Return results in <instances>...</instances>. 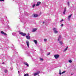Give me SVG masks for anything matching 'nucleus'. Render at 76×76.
Listing matches in <instances>:
<instances>
[{"label":"nucleus","mask_w":76,"mask_h":76,"mask_svg":"<svg viewBox=\"0 0 76 76\" xmlns=\"http://www.w3.org/2000/svg\"><path fill=\"white\" fill-rule=\"evenodd\" d=\"M33 15V18H37V17H38V14H34Z\"/></svg>","instance_id":"nucleus-7"},{"label":"nucleus","mask_w":76,"mask_h":76,"mask_svg":"<svg viewBox=\"0 0 76 76\" xmlns=\"http://www.w3.org/2000/svg\"><path fill=\"white\" fill-rule=\"evenodd\" d=\"M0 1H4V0H0Z\"/></svg>","instance_id":"nucleus-25"},{"label":"nucleus","mask_w":76,"mask_h":76,"mask_svg":"<svg viewBox=\"0 0 76 76\" xmlns=\"http://www.w3.org/2000/svg\"><path fill=\"white\" fill-rule=\"evenodd\" d=\"M64 20H61V21H60V22H62V21H63Z\"/></svg>","instance_id":"nucleus-28"},{"label":"nucleus","mask_w":76,"mask_h":76,"mask_svg":"<svg viewBox=\"0 0 76 76\" xmlns=\"http://www.w3.org/2000/svg\"><path fill=\"white\" fill-rule=\"evenodd\" d=\"M35 4H34L33 5V7H35Z\"/></svg>","instance_id":"nucleus-26"},{"label":"nucleus","mask_w":76,"mask_h":76,"mask_svg":"<svg viewBox=\"0 0 76 76\" xmlns=\"http://www.w3.org/2000/svg\"><path fill=\"white\" fill-rule=\"evenodd\" d=\"M18 73H19V71H18Z\"/></svg>","instance_id":"nucleus-34"},{"label":"nucleus","mask_w":76,"mask_h":76,"mask_svg":"<svg viewBox=\"0 0 76 76\" xmlns=\"http://www.w3.org/2000/svg\"><path fill=\"white\" fill-rule=\"evenodd\" d=\"M61 72V71H60V73H59L60 75H61L62 74H63V72L61 73L60 72Z\"/></svg>","instance_id":"nucleus-21"},{"label":"nucleus","mask_w":76,"mask_h":76,"mask_svg":"<svg viewBox=\"0 0 76 76\" xmlns=\"http://www.w3.org/2000/svg\"><path fill=\"white\" fill-rule=\"evenodd\" d=\"M1 33L2 34H4V35H7V34L6 33H4V31H1Z\"/></svg>","instance_id":"nucleus-11"},{"label":"nucleus","mask_w":76,"mask_h":76,"mask_svg":"<svg viewBox=\"0 0 76 76\" xmlns=\"http://www.w3.org/2000/svg\"><path fill=\"white\" fill-rule=\"evenodd\" d=\"M60 57V56L58 54L55 55H54V57L56 59H57Z\"/></svg>","instance_id":"nucleus-1"},{"label":"nucleus","mask_w":76,"mask_h":76,"mask_svg":"<svg viewBox=\"0 0 76 76\" xmlns=\"http://www.w3.org/2000/svg\"><path fill=\"white\" fill-rule=\"evenodd\" d=\"M66 7L65 8L64 12H66Z\"/></svg>","instance_id":"nucleus-22"},{"label":"nucleus","mask_w":76,"mask_h":76,"mask_svg":"<svg viewBox=\"0 0 76 76\" xmlns=\"http://www.w3.org/2000/svg\"><path fill=\"white\" fill-rule=\"evenodd\" d=\"M61 26H63V24H62L61 25Z\"/></svg>","instance_id":"nucleus-31"},{"label":"nucleus","mask_w":76,"mask_h":76,"mask_svg":"<svg viewBox=\"0 0 76 76\" xmlns=\"http://www.w3.org/2000/svg\"><path fill=\"white\" fill-rule=\"evenodd\" d=\"M26 43L27 44V46L28 48H29V41H27L26 42Z\"/></svg>","instance_id":"nucleus-5"},{"label":"nucleus","mask_w":76,"mask_h":76,"mask_svg":"<svg viewBox=\"0 0 76 76\" xmlns=\"http://www.w3.org/2000/svg\"><path fill=\"white\" fill-rule=\"evenodd\" d=\"M2 64H4V62H3L2 63Z\"/></svg>","instance_id":"nucleus-32"},{"label":"nucleus","mask_w":76,"mask_h":76,"mask_svg":"<svg viewBox=\"0 0 76 76\" xmlns=\"http://www.w3.org/2000/svg\"><path fill=\"white\" fill-rule=\"evenodd\" d=\"M33 41L36 44L38 43V42H37V41L36 40H34Z\"/></svg>","instance_id":"nucleus-12"},{"label":"nucleus","mask_w":76,"mask_h":76,"mask_svg":"<svg viewBox=\"0 0 76 76\" xmlns=\"http://www.w3.org/2000/svg\"><path fill=\"white\" fill-rule=\"evenodd\" d=\"M4 72L6 73H7V69H5L4 71Z\"/></svg>","instance_id":"nucleus-15"},{"label":"nucleus","mask_w":76,"mask_h":76,"mask_svg":"<svg viewBox=\"0 0 76 76\" xmlns=\"http://www.w3.org/2000/svg\"><path fill=\"white\" fill-rule=\"evenodd\" d=\"M59 43H60V44H61V45L63 44V42L61 41L59 42Z\"/></svg>","instance_id":"nucleus-16"},{"label":"nucleus","mask_w":76,"mask_h":76,"mask_svg":"<svg viewBox=\"0 0 76 76\" xmlns=\"http://www.w3.org/2000/svg\"><path fill=\"white\" fill-rule=\"evenodd\" d=\"M61 36L60 35L59 36V38H58V41H60V38H61Z\"/></svg>","instance_id":"nucleus-14"},{"label":"nucleus","mask_w":76,"mask_h":76,"mask_svg":"<svg viewBox=\"0 0 76 76\" xmlns=\"http://www.w3.org/2000/svg\"><path fill=\"white\" fill-rule=\"evenodd\" d=\"M24 76H28V74H25L24 75Z\"/></svg>","instance_id":"nucleus-17"},{"label":"nucleus","mask_w":76,"mask_h":76,"mask_svg":"<svg viewBox=\"0 0 76 76\" xmlns=\"http://www.w3.org/2000/svg\"><path fill=\"white\" fill-rule=\"evenodd\" d=\"M53 30L54 31V32L55 33V34H57V33H58V31L56 30V28H54L53 29Z\"/></svg>","instance_id":"nucleus-4"},{"label":"nucleus","mask_w":76,"mask_h":76,"mask_svg":"<svg viewBox=\"0 0 76 76\" xmlns=\"http://www.w3.org/2000/svg\"><path fill=\"white\" fill-rule=\"evenodd\" d=\"M39 73H40V72H37L36 73H35L34 74V76H37V75H38Z\"/></svg>","instance_id":"nucleus-8"},{"label":"nucleus","mask_w":76,"mask_h":76,"mask_svg":"<svg viewBox=\"0 0 76 76\" xmlns=\"http://www.w3.org/2000/svg\"><path fill=\"white\" fill-rule=\"evenodd\" d=\"M44 41H45V42L47 41V39H44Z\"/></svg>","instance_id":"nucleus-24"},{"label":"nucleus","mask_w":76,"mask_h":76,"mask_svg":"<svg viewBox=\"0 0 76 76\" xmlns=\"http://www.w3.org/2000/svg\"><path fill=\"white\" fill-rule=\"evenodd\" d=\"M26 38L27 39H30V36H29V33L28 34V36H26Z\"/></svg>","instance_id":"nucleus-2"},{"label":"nucleus","mask_w":76,"mask_h":76,"mask_svg":"<svg viewBox=\"0 0 76 76\" xmlns=\"http://www.w3.org/2000/svg\"><path fill=\"white\" fill-rule=\"evenodd\" d=\"M72 14H71L68 16V19L69 20H70V17H72Z\"/></svg>","instance_id":"nucleus-9"},{"label":"nucleus","mask_w":76,"mask_h":76,"mask_svg":"<svg viewBox=\"0 0 76 76\" xmlns=\"http://www.w3.org/2000/svg\"><path fill=\"white\" fill-rule=\"evenodd\" d=\"M41 2L39 1L38 2H37V4L36 5V6H39L40 4H41Z\"/></svg>","instance_id":"nucleus-6"},{"label":"nucleus","mask_w":76,"mask_h":76,"mask_svg":"<svg viewBox=\"0 0 76 76\" xmlns=\"http://www.w3.org/2000/svg\"><path fill=\"white\" fill-rule=\"evenodd\" d=\"M40 60L41 61H44V59L42 58H41L40 59Z\"/></svg>","instance_id":"nucleus-20"},{"label":"nucleus","mask_w":76,"mask_h":76,"mask_svg":"<svg viewBox=\"0 0 76 76\" xmlns=\"http://www.w3.org/2000/svg\"><path fill=\"white\" fill-rule=\"evenodd\" d=\"M37 30V29L34 28L32 30V32H35Z\"/></svg>","instance_id":"nucleus-10"},{"label":"nucleus","mask_w":76,"mask_h":76,"mask_svg":"<svg viewBox=\"0 0 76 76\" xmlns=\"http://www.w3.org/2000/svg\"><path fill=\"white\" fill-rule=\"evenodd\" d=\"M69 2H68V6H69Z\"/></svg>","instance_id":"nucleus-29"},{"label":"nucleus","mask_w":76,"mask_h":76,"mask_svg":"<svg viewBox=\"0 0 76 76\" xmlns=\"http://www.w3.org/2000/svg\"><path fill=\"white\" fill-rule=\"evenodd\" d=\"M24 64H25V65H26L27 66H29V64H27V63Z\"/></svg>","instance_id":"nucleus-19"},{"label":"nucleus","mask_w":76,"mask_h":76,"mask_svg":"<svg viewBox=\"0 0 76 76\" xmlns=\"http://www.w3.org/2000/svg\"><path fill=\"white\" fill-rule=\"evenodd\" d=\"M20 34H21V35H22V36H26V34L22 32H21L20 33Z\"/></svg>","instance_id":"nucleus-3"},{"label":"nucleus","mask_w":76,"mask_h":76,"mask_svg":"<svg viewBox=\"0 0 76 76\" xmlns=\"http://www.w3.org/2000/svg\"><path fill=\"white\" fill-rule=\"evenodd\" d=\"M69 63H72V61L71 60H69Z\"/></svg>","instance_id":"nucleus-18"},{"label":"nucleus","mask_w":76,"mask_h":76,"mask_svg":"<svg viewBox=\"0 0 76 76\" xmlns=\"http://www.w3.org/2000/svg\"><path fill=\"white\" fill-rule=\"evenodd\" d=\"M65 12H65L64 11L63 14H65Z\"/></svg>","instance_id":"nucleus-30"},{"label":"nucleus","mask_w":76,"mask_h":76,"mask_svg":"<svg viewBox=\"0 0 76 76\" xmlns=\"http://www.w3.org/2000/svg\"><path fill=\"white\" fill-rule=\"evenodd\" d=\"M67 48H68V47H66V48L65 49V50H64V52L67 50Z\"/></svg>","instance_id":"nucleus-13"},{"label":"nucleus","mask_w":76,"mask_h":76,"mask_svg":"<svg viewBox=\"0 0 76 76\" xmlns=\"http://www.w3.org/2000/svg\"><path fill=\"white\" fill-rule=\"evenodd\" d=\"M65 72H66V71H64V72H62V73H65Z\"/></svg>","instance_id":"nucleus-27"},{"label":"nucleus","mask_w":76,"mask_h":76,"mask_svg":"<svg viewBox=\"0 0 76 76\" xmlns=\"http://www.w3.org/2000/svg\"><path fill=\"white\" fill-rule=\"evenodd\" d=\"M50 52H49L47 54V56H48L49 55H50Z\"/></svg>","instance_id":"nucleus-23"},{"label":"nucleus","mask_w":76,"mask_h":76,"mask_svg":"<svg viewBox=\"0 0 76 76\" xmlns=\"http://www.w3.org/2000/svg\"><path fill=\"white\" fill-rule=\"evenodd\" d=\"M45 23V22H43V23Z\"/></svg>","instance_id":"nucleus-33"}]
</instances>
